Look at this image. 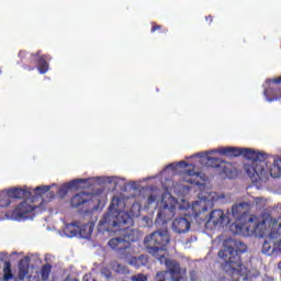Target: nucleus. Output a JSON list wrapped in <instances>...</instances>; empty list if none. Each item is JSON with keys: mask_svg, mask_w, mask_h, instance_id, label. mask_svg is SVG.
Here are the masks:
<instances>
[{"mask_svg": "<svg viewBox=\"0 0 281 281\" xmlns=\"http://www.w3.org/2000/svg\"><path fill=\"white\" fill-rule=\"evenodd\" d=\"M179 164L182 166V168H188V164L186 161H180Z\"/></svg>", "mask_w": 281, "mask_h": 281, "instance_id": "37998d69", "label": "nucleus"}, {"mask_svg": "<svg viewBox=\"0 0 281 281\" xmlns=\"http://www.w3.org/2000/svg\"><path fill=\"white\" fill-rule=\"evenodd\" d=\"M82 181H85V180H82V179H75V180L70 181L68 184H65L64 187H61L59 189V192H63L64 194H67V192L69 190H71V188H75V186H78V183H82Z\"/></svg>", "mask_w": 281, "mask_h": 281, "instance_id": "c85d7f7f", "label": "nucleus"}, {"mask_svg": "<svg viewBox=\"0 0 281 281\" xmlns=\"http://www.w3.org/2000/svg\"><path fill=\"white\" fill-rule=\"evenodd\" d=\"M232 232H234V234H241L243 233V226L238 225V224H233L231 226Z\"/></svg>", "mask_w": 281, "mask_h": 281, "instance_id": "f704fd0d", "label": "nucleus"}, {"mask_svg": "<svg viewBox=\"0 0 281 281\" xmlns=\"http://www.w3.org/2000/svg\"><path fill=\"white\" fill-rule=\"evenodd\" d=\"M278 236H279L278 232H276V231L270 232V234H269L270 243H274L276 244V238H278Z\"/></svg>", "mask_w": 281, "mask_h": 281, "instance_id": "e433bc0d", "label": "nucleus"}, {"mask_svg": "<svg viewBox=\"0 0 281 281\" xmlns=\"http://www.w3.org/2000/svg\"><path fill=\"white\" fill-rule=\"evenodd\" d=\"M125 210L126 200L114 196L110 203L108 213L103 215L98 224V232L104 234V232L131 229L133 227V217Z\"/></svg>", "mask_w": 281, "mask_h": 281, "instance_id": "f03ea898", "label": "nucleus"}, {"mask_svg": "<svg viewBox=\"0 0 281 281\" xmlns=\"http://www.w3.org/2000/svg\"><path fill=\"white\" fill-rule=\"evenodd\" d=\"M49 60H52V55H41L40 53V56H37L35 64L37 65L40 74H47V71H49V64L47 63Z\"/></svg>", "mask_w": 281, "mask_h": 281, "instance_id": "a211bd4d", "label": "nucleus"}, {"mask_svg": "<svg viewBox=\"0 0 281 281\" xmlns=\"http://www.w3.org/2000/svg\"><path fill=\"white\" fill-rule=\"evenodd\" d=\"M207 203H210V199L207 196L200 198V201H195L192 203V212L194 218H199L201 214H205L207 212Z\"/></svg>", "mask_w": 281, "mask_h": 281, "instance_id": "2eb2a0df", "label": "nucleus"}, {"mask_svg": "<svg viewBox=\"0 0 281 281\" xmlns=\"http://www.w3.org/2000/svg\"><path fill=\"white\" fill-rule=\"evenodd\" d=\"M196 272H192L191 274H190V278H191V280L192 281H194V280H196Z\"/></svg>", "mask_w": 281, "mask_h": 281, "instance_id": "a19ab883", "label": "nucleus"}, {"mask_svg": "<svg viewBox=\"0 0 281 281\" xmlns=\"http://www.w3.org/2000/svg\"><path fill=\"white\" fill-rule=\"evenodd\" d=\"M272 177V179H278L281 177V158L274 160L270 171L268 172V177Z\"/></svg>", "mask_w": 281, "mask_h": 281, "instance_id": "a878e982", "label": "nucleus"}, {"mask_svg": "<svg viewBox=\"0 0 281 281\" xmlns=\"http://www.w3.org/2000/svg\"><path fill=\"white\" fill-rule=\"evenodd\" d=\"M206 21H210V23H212V21H214V18L212 15L205 16Z\"/></svg>", "mask_w": 281, "mask_h": 281, "instance_id": "79ce46f5", "label": "nucleus"}, {"mask_svg": "<svg viewBox=\"0 0 281 281\" xmlns=\"http://www.w3.org/2000/svg\"><path fill=\"white\" fill-rule=\"evenodd\" d=\"M278 269L281 271V261L278 263Z\"/></svg>", "mask_w": 281, "mask_h": 281, "instance_id": "a18cd8bd", "label": "nucleus"}, {"mask_svg": "<svg viewBox=\"0 0 281 281\" xmlns=\"http://www.w3.org/2000/svg\"><path fill=\"white\" fill-rule=\"evenodd\" d=\"M70 207L81 210V212H91L93 210V194L81 191L70 199Z\"/></svg>", "mask_w": 281, "mask_h": 281, "instance_id": "39448f33", "label": "nucleus"}, {"mask_svg": "<svg viewBox=\"0 0 281 281\" xmlns=\"http://www.w3.org/2000/svg\"><path fill=\"white\" fill-rule=\"evenodd\" d=\"M218 172L220 175H225L227 179H234V177H236V169L234 168V165L229 162L222 161Z\"/></svg>", "mask_w": 281, "mask_h": 281, "instance_id": "aec40b11", "label": "nucleus"}, {"mask_svg": "<svg viewBox=\"0 0 281 281\" xmlns=\"http://www.w3.org/2000/svg\"><path fill=\"white\" fill-rule=\"evenodd\" d=\"M205 221L206 225H212V227H225L229 223V217L223 210H213Z\"/></svg>", "mask_w": 281, "mask_h": 281, "instance_id": "9d476101", "label": "nucleus"}, {"mask_svg": "<svg viewBox=\"0 0 281 281\" xmlns=\"http://www.w3.org/2000/svg\"><path fill=\"white\" fill-rule=\"evenodd\" d=\"M64 234L68 238H74L79 234V226L77 223L67 224L64 228Z\"/></svg>", "mask_w": 281, "mask_h": 281, "instance_id": "393cba45", "label": "nucleus"}, {"mask_svg": "<svg viewBox=\"0 0 281 281\" xmlns=\"http://www.w3.org/2000/svg\"><path fill=\"white\" fill-rule=\"evenodd\" d=\"M34 210L35 207L32 204L27 203V201H23L13 210V215L15 218H30V214H32Z\"/></svg>", "mask_w": 281, "mask_h": 281, "instance_id": "ddd939ff", "label": "nucleus"}, {"mask_svg": "<svg viewBox=\"0 0 281 281\" xmlns=\"http://www.w3.org/2000/svg\"><path fill=\"white\" fill-rule=\"evenodd\" d=\"M171 203L166 201H161V206L156 217V223L159 225H166L168 221H172L175 218V214H177V202L175 198H170Z\"/></svg>", "mask_w": 281, "mask_h": 281, "instance_id": "423d86ee", "label": "nucleus"}, {"mask_svg": "<svg viewBox=\"0 0 281 281\" xmlns=\"http://www.w3.org/2000/svg\"><path fill=\"white\" fill-rule=\"evenodd\" d=\"M266 85H277L278 88L268 87L265 89L263 94L266 95V99L268 102H276L278 100H281V76L272 79H266Z\"/></svg>", "mask_w": 281, "mask_h": 281, "instance_id": "1a4fd4ad", "label": "nucleus"}, {"mask_svg": "<svg viewBox=\"0 0 281 281\" xmlns=\"http://www.w3.org/2000/svg\"><path fill=\"white\" fill-rule=\"evenodd\" d=\"M7 193L9 194V198L11 200L12 199H30V196H32V192L21 188L9 189L7 190Z\"/></svg>", "mask_w": 281, "mask_h": 281, "instance_id": "6ab92c4d", "label": "nucleus"}, {"mask_svg": "<svg viewBox=\"0 0 281 281\" xmlns=\"http://www.w3.org/2000/svg\"><path fill=\"white\" fill-rule=\"evenodd\" d=\"M45 261H47V257H45Z\"/></svg>", "mask_w": 281, "mask_h": 281, "instance_id": "49530a36", "label": "nucleus"}, {"mask_svg": "<svg viewBox=\"0 0 281 281\" xmlns=\"http://www.w3.org/2000/svg\"><path fill=\"white\" fill-rule=\"evenodd\" d=\"M53 266L52 263H46L41 268V278L43 281L49 280V273H52Z\"/></svg>", "mask_w": 281, "mask_h": 281, "instance_id": "cd10ccee", "label": "nucleus"}, {"mask_svg": "<svg viewBox=\"0 0 281 281\" xmlns=\"http://www.w3.org/2000/svg\"><path fill=\"white\" fill-rule=\"evenodd\" d=\"M32 258H30L29 256H25L24 258H22L19 261V273H18V278L19 280H25V278H27L29 273H30V262H31Z\"/></svg>", "mask_w": 281, "mask_h": 281, "instance_id": "f3484780", "label": "nucleus"}, {"mask_svg": "<svg viewBox=\"0 0 281 281\" xmlns=\"http://www.w3.org/2000/svg\"><path fill=\"white\" fill-rule=\"evenodd\" d=\"M144 245L154 258L166 255V247L170 245V233L168 229L155 231L144 238Z\"/></svg>", "mask_w": 281, "mask_h": 281, "instance_id": "20e7f679", "label": "nucleus"}, {"mask_svg": "<svg viewBox=\"0 0 281 281\" xmlns=\"http://www.w3.org/2000/svg\"><path fill=\"white\" fill-rule=\"evenodd\" d=\"M93 234V224L86 223L79 226V236L85 239L91 238V235Z\"/></svg>", "mask_w": 281, "mask_h": 281, "instance_id": "5701e85b", "label": "nucleus"}, {"mask_svg": "<svg viewBox=\"0 0 281 281\" xmlns=\"http://www.w3.org/2000/svg\"><path fill=\"white\" fill-rule=\"evenodd\" d=\"M187 175H188L189 177H194V175L199 176V173H198V172H194V170H187Z\"/></svg>", "mask_w": 281, "mask_h": 281, "instance_id": "58836bf2", "label": "nucleus"}, {"mask_svg": "<svg viewBox=\"0 0 281 281\" xmlns=\"http://www.w3.org/2000/svg\"><path fill=\"white\" fill-rule=\"evenodd\" d=\"M131 281H148V276L144 273H138L131 277Z\"/></svg>", "mask_w": 281, "mask_h": 281, "instance_id": "473e14b6", "label": "nucleus"}, {"mask_svg": "<svg viewBox=\"0 0 281 281\" xmlns=\"http://www.w3.org/2000/svg\"><path fill=\"white\" fill-rule=\"evenodd\" d=\"M12 278H14V274H12V263L5 261L3 267V280L9 281L12 280Z\"/></svg>", "mask_w": 281, "mask_h": 281, "instance_id": "bb28decb", "label": "nucleus"}, {"mask_svg": "<svg viewBox=\"0 0 281 281\" xmlns=\"http://www.w3.org/2000/svg\"><path fill=\"white\" fill-rule=\"evenodd\" d=\"M151 34H155V32H162V34H167L168 29L164 27V25L161 24H157V23H151V30H150Z\"/></svg>", "mask_w": 281, "mask_h": 281, "instance_id": "2f4dec72", "label": "nucleus"}, {"mask_svg": "<svg viewBox=\"0 0 281 281\" xmlns=\"http://www.w3.org/2000/svg\"><path fill=\"white\" fill-rule=\"evenodd\" d=\"M12 203V200L8 193L5 192H0V207H8Z\"/></svg>", "mask_w": 281, "mask_h": 281, "instance_id": "c756f323", "label": "nucleus"}, {"mask_svg": "<svg viewBox=\"0 0 281 281\" xmlns=\"http://www.w3.org/2000/svg\"><path fill=\"white\" fill-rule=\"evenodd\" d=\"M108 245L111 247V249L117 251V254L121 256H126V250L131 249L128 241H126L124 237H114L109 240Z\"/></svg>", "mask_w": 281, "mask_h": 281, "instance_id": "f8f14e48", "label": "nucleus"}, {"mask_svg": "<svg viewBox=\"0 0 281 281\" xmlns=\"http://www.w3.org/2000/svg\"><path fill=\"white\" fill-rule=\"evenodd\" d=\"M18 56L23 69H27V71H34L36 67V58L41 56V50H37L36 54L30 53L27 50H20Z\"/></svg>", "mask_w": 281, "mask_h": 281, "instance_id": "9b49d317", "label": "nucleus"}, {"mask_svg": "<svg viewBox=\"0 0 281 281\" xmlns=\"http://www.w3.org/2000/svg\"><path fill=\"white\" fill-rule=\"evenodd\" d=\"M215 151L220 155H224V157H244V159L250 161V164H244V170L252 183H259V181H267V179H269L265 154L258 153L251 148L241 147H221Z\"/></svg>", "mask_w": 281, "mask_h": 281, "instance_id": "f257e3e1", "label": "nucleus"}, {"mask_svg": "<svg viewBox=\"0 0 281 281\" xmlns=\"http://www.w3.org/2000/svg\"><path fill=\"white\" fill-rule=\"evenodd\" d=\"M212 151H204V153H200L198 154V157H207V155H210Z\"/></svg>", "mask_w": 281, "mask_h": 281, "instance_id": "ea45409f", "label": "nucleus"}, {"mask_svg": "<svg viewBox=\"0 0 281 281\" xmlns=\"http://www.w3.org/2000/svg\"><path fill=\"white\" fill-rule=\"evenodd\" d=\"M157 260L160 261V265H166L168 271L165 272L167 273V278H169V280L183 281V277H181V266L177 260L168 259L166 258V255L158 257Z\"/></svg>", "mask_w": 281, "mask_h": 281, "instance_id": "0eeeda50", "label": "nucleus"}, {"mask_svg": "<svg viewBox=\"0 0 281 281\" xmlns=\"http://www.w3.org/2000/svg\"><path fill=\"white\" fill-rule=\"evenodd\" d=\"M121 232H126L124 235H123V238L126 240V243H128V246L131 247V243H137V240H139V231L137 229H130L126 228V229H121Z\"/></svg>", "mask_w": 281, "mask_h": 281, "instance_id": "412c9836", "label": "nucleus"}, {"mask_svg": "<svg viewBox=\"0 0 281 281\" xmlns=\"http://www.w3.org/2000/svg\"><path fill=\"white\" fill-rule=\"evenodd\" d=\"M156 281H172L168 278V272H157Z\"/></svg>", "mask_w": 281, "mask_h": 281, "instance_id": "72a5a7b5", "label": "nucleus"}, {"mask_svg": "<svg viewBox=\"0 0 281 281\" xmlns=\"http://www.w3.org/2000/svg\"><path fill=\"white\" fill-rule=\"evenodd\" d=\"M247 212H249V203L247 202H241L232 206V215L236 221L244 218L247 215Z\"/></svg>", "mask_w": 281, "mask_h": 281, "instance_id": "dca6fc26", "label": "nucleus"}, {"mask_svg": "<svg viewBox=\"0 0 281 281\" xmlns=\"http://www.w3.org/2000/svg\"><path fill=\"white\" fill-rule=\"evenodd\" d=\"M52 190V186H42V187H36L34 192L35 196H43V194H47Z\"/></svg>", "mask_w": 281, "mask_h": 281, "instance_id": "7c9ffc66", "label": "nucleus"}, {"mask_svg": "<svg viewBox=\"0 0 281 281\" xmlns=\"http://www.w3.org/2000/svg\"><path fill=\"white\" fill-rule=\"evenodd\" d=\"M245 251H247V245L238 241V239L228 238L224 240V249L217 252L218 258L224 261V271L229 273L235 281L243 276L240 254H245ZM234 276H238V278H234Z\"/></svg>", "mask_w": 281, "mask_h": 281, "instance_id": "7ed1b4c3", "label": "nucleus"}, {"mask_svg": "<svg viewBox=\"0 0 281 281\" xmlns=\"http://www.w3.org/2000/svg\"><path fill=\"white\" fill-rule=\"evenodd\" d=\"M246 232L248 236L265 238V234H267V221H260L258 217H250L246 225Z\"/></svg>", "mask_w": 281, "mask_h": 281, "instance_id": "6e6552de", "label": "nucleus"}, {"mask_svg": "<svg viewBox=\"0 0 281 281\" xmlns=\"http://www.w3.org/2000/svg\"><path fill=\"white\" fill-rule=\"evenodd\" d=\"M278 248H279L280 251H281V239L278 241Z\"/></svg>", "mask_w": 281, "mask_h": 281, "instance_id": "c03bdc74", "label": "nucleus"}, {"mask_svg": "<svg viewBox=\"0 0 281 281\" xmlns=\"http://www.w3.org/2000/svg\"><path fill=\"white\" fill-rule=\"evenodd\" d=\"M203 162L206 168H215V170H221V166L223 165V160L216 157H205Z\"/></svg>", "mask_w": 281, "mask_h": 281, "instance_id": "b1692460", "label": "nucleus"}, {"mask_svg": "<svg viewBox=\"0 0 281 281\" xmlns=\"http://www.w3.org/2000/svg\"><path fill=\"white\" fill-rule=\"evenodd\" d=\"M128 265L132 267H135L136 269H139V267H146L148 265V257L145 255H140L138 257H132L128 260Z\"/></svg>", "mask_w": 281, "mask_h": 281, "instance_id": "4be33fe9", "label": "nucleus"}, {"mask_svg": "<svg viewBox=\"0 0 281 281\" xmlns=\"http://www.w3.org/2000/svg\"><path fill=\"white\" fill-rule=\"evenodd\" d=\"M155 201H157V195L151 194V195L148 196L147 202L149 203V205L155 203Z\"/></svg>", "mask_w": 281, "mask_h": 281, "instance_id": "4c0bfd02", "label": "nucleus"}, {"mask_svg": "<svg viewBox=\"0 0 281 281\" xmlns=\"http://www.w3.org/2000/svg\"><path fill=\"white\" fill-rule=\"evenodd\" d=\"M192 224L186 217H178L172 222L171 228L176 234H186L190 232Z\"/></svg>", "mask_w": 281, "mask_h": 281, "instance_id": "4468645a", "label": "nucleus"}, {"mask_svg": "<svg viewBox=\"0 0 281 281\" xmlns=\"http://www.w3.org/2000/svg\"><path fill=\"white\" fill-rule=\"evenodd\" d=\"M271 251V246L269 245V241L265 240L262 246V252L269 254Z\"/></svg>", "mask_w": 281, "mask_h": 281, "instance_id": "c9c22d12", "label": "nucleus"}]
</instances>
